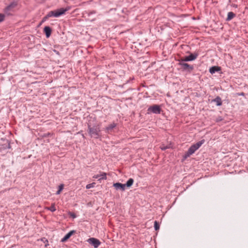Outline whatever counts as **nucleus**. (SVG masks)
Segmentation results:
<instances>
[{"label": "nucleus", "instance_id": "nucleus-23", "mask_svg": "<svg viewBox=\"0 0 248 248\" xmlns=\"http://www.w3.org/2000/svg\"><path fill=\"white\" fill-rule=\"evenodd\" d=\"M95 184V183H92L91 184H88L87 185H86V187L87 189H90L92 187H94Z\"/></svg>", "mask_w": 248, "mask_h": 248}, {"label": "nucleus", "instance_id": "nucleus-15", "mask_svg": "<svg viewBox=\"0 0 248 248\" xmlns=\"http://www.w3.org/2000/svg\"><path fill=\"white\" fill-rule=\"evenodd\" d=\"M134 183V180L132 178H130L126 182V184H125V186L127 187L131 186Z\"/></svg>", "mask_w": 248, "mask_h": 248}, {"label": "nucleus", "instance_id": "nucleus-17", "mask_svg": "<svg viewBox=\"0 0 248 248\" xmlns=\"http://www.w3.org/2000/svg\"><path fill=\"white\" fill-rule=\"evenodd\" d=\"M198 56L197 54H191L190 55L188 56L189 61H193L194 60L197 58Z\"/></svg>", "mask_w": 248, "mask_h": 248}, {"label": "nucleus", "instance_id": "nucleus-30", "mask_svg": "<svg viewBox=\"0 0 248 248\" xmlns=\"http://www.w3.org/2000/svg\"><path fill=\"white\" fill-rule=\"evenodd\" d=\"M99 177H100V175H99V174L94 175L93 176V178H95V179L99 178Z\"/></svg>", "mask_w": 248, "mask_h": 248}, {"label": "nucleus", "instance_id": "nucleus-14", "mask_svg": "<svg viewBox=\"0 0 248 248\" xmlns=\"http://www.w3.org/2000/svg\"><path fill=\"white\" fill-rule=\"evenodd\" d=\"M214 101L216 103L217 106H221L222 105V101L220 97L217 96L214 100Z\"/></svg>", "mask_w": 248, "mask_h": 248}, {"label": "nucleus", "instance_id": "nucleus-3", "mask_svg": "<svg viewBox=\"0 0 248 248\" xmlns=\"http://www.w3.org/2000/svg\"><path fill=\"white\" fill-rule=\"evenodd\" d=\"M161 108L159 106L157 105H154L150 106L148 108V113L153 112L155 114H159L161 112Z\"/></svg>", "mask_w": 248, "mask_h": 248}, {"label": "nucleus", "instance_id": "nucleus-10", "mask_svg": "<svg viewBox=\"0 0 248 248\" xmlns=\"http://www.w3.org/2000/svg\"><path fill=\"white\" fill-rule=\"evenodd\" d=\"M220 70V67L218 66H213L210 68L209 71L211 74L215 73Z\"/></svg>", "mask_w": 248, "mask_h": 248}, {"label": "nucleus", "instance_id": "nucleus-19", "mask_svg": "<svg viewBox=\"0 0 248 248\" xmlns=\"http://www.w3.org/2000/svg\"><path fill=\"white\" fill-rule=\"evenodd\" d=\"M64 187V185L63 184H61L59 186V190L57 191L56 194L59 195L61 193V191L63 190Z\"/></svg>", "mask_w": 248, "mask_h": 248}, {"label": "nucleus", "instance_id": "nucleus-2", "mask_svg": "<svg viewBox=\"0 0 248 248\" xmlns=\"http://www.w3.org/2000/svg\"><path fill=\"white\" fill-rule=\"evenodd\" d=\"M88 129L89 133L92 137L97 138L99 135V132H100L99 128L91 127L90 125H89Z\"/></svg>", "mask_w": 248, "mask_h": 248}, {"label": "nucleus", "instance_id": "nucleus-31", "mask_svg": "<svg viewBox=\"0 0 248 248\" xmlns=\"http://www.w3.org/2000/svg\"><path fill=\"white\" fill-rule=\"evenodd\" d=\"M238 95H241V96H244L245 95V93H238Z\"/></svg>", "mask_w": 248, "mask_h": 248}, {"label": "nucleus", "instance_id": "nucleus-21", "mask_svg": "<svg viewBox=\"0 0 248 248\" xmlns=\"http://www.w3.org/2000/svg\"><path fill=\"white\" fill-rule=\"evenodd\" d=\"M154 227L155 231H158L159 229V224L156 221L154 222Z\"/></svg>", "mask_w": 248, "mask_h": 248}, {"label": "nucleus", "instance_id": "nucleus-27", "mask_svg": "<svg viewBox=\"0 0 248 248\" xmlns=\"http://www.w3.org/2000/svg\"><path fill=\"white\" fill-rule=\"evenodd\" d=\"M160 149H161L162 150H166V149H167L169 148V146H164V145H161V146H160Z\"/></svg>", "mask_w": 248, "mask_h": 248}, {"label": "nucleus", "instance_id": "nucleus-29", "mask_svg": "<svg viewBox=\"0 0 248 248\" xmlns=\"http://www.w3.org/2000/svg\"><path fill=\"white\" fill-rule=\"evenodd\" d=\"M222 120V119L221 117H219L218 118H217L216 121L217 122H219L220 121H221Z\"/></svg>", "mask_w": 248, "mask_h": 248}, {"label": "nucleus", "instance_id": "nucleus-24", "mask_svg": "<svg viewBox=\"0 0 248 248\" xmlns=\"http://www.w3.org/2000/svg\"><path fill=\"white\" fill-rule=\"evenodd\" d=\"M47 17H52V16H54V11H51L49 12L47 14Z\"/></svg>", "mask_w": 248, "mask_h": 248}, {"label": "nucleus", "instance_id": "nucleus-16", "mask_svg": "<svg viewBox=\"0 0 248 248\" xmlns=\"http://www.w3.org/2000/svg\"><path fill=\"white\" fill-rule=\"evenodd\" d=\"M107 178V173L106 172H102V173L100 174V178H99L98 181H101V180H106Z\"/></svg>", "mask_w": 248, "mask_h": 248}, {"label": "nucleus", "instance_id": "nucleus-26", "mask_svg": "<svg viewBox=\"0 0 248 248\" xmlns=\"http://www.w3.org/2000/svg\"><path fill=\"white\" fill-rule=\"evenodd\" d=\"M180 62H187V61H190L188 58V56H186L184 58H181V60H179Z\"/></svg>", "mask_w": 248, "mask_h": 248}, {"label": "nucleus", "instance_id": "nucleus-11", "mask_svg": "<svg viewBox=\"0 0 248 248\" xmlns=\"http://www.w3.org/2000/svg\"><path fill=\"white\" fill-rule=\"evenodd\" d=\"M116 126V124L114 123L111 124H109L108 126H107L106 128V130L108 132H109L110 131H111L112 129H113L114 128H115Z\"/></svg>", "mask_w": 248, "mask_h": 248}, {"label": "nucleus", "instance_id": "nucleus-5", "mask_svg": "<svg viewBox=\"0 0 248 248\" xmlns=\"http://www.w3.org/2000/svg\"><path fill=\"white\" fill-rule=\"evenodd\" d=\"M88 242L95 248H97L101 244L99 240L94 238H90L88 240Z\"/></svg>", "mask_w": 248, "mask_h": 248}, {"label": "nucleus", "instance_id": "nucleus-18", "mask_svg": "<svg viewBox=\"0 0 248 248\" xmlns=\"http://www.w3.org/2000/svg\"><path fill=\"white\" fill-rule=\"evenodd\" d=\"M12 9L10 8H9V6H7L5 8V9H4V13L8 16H9V15H11V14H10V11Z\"/></svg>", "mask_w": 248, "mask_h": 248}, {"label": "nucleus", "instance_id": "nucleus-8", "mask_svg": "<svg viewBox=\"0 0 248 248\" xmlns=\"http://www.w3.org/2000/svg\"><path fill=\"white\" fill-rule=\"evenodd\" d=\"M75 232L74 231H71L70 232H69L67 234H66L63 238H62L61 240V242H64L66 241H67L70 237Z\"/></svg>", "mask_w": 248, "mask_h": 248}, {"label": "nucleus", "instance_id": "nucleus-22", "mask_svg": "<svg viewBox=\"0 0 248 248\" xmlns=\"http://www.w3.org/2000/svg\"><path fill=\"white\" fill-rule=\"evenodd\" d=\"M41 240L45 243V247H47L49 245L48 241L46 238L43 237L41 239Z\"/></svg>", "mask_w": 248, "mask_h": 248}, {"label": "nucleus", "instance_id": "nucleus-32", "mask_svg": "<svg viewBox=\"0 0 248 248\" xmlns=\"http://www.w3.org/2000/svg\"><path fill=\"white\" fill-rule=\"evenodd\" d=\"M71 216L73 218L76 217V216L74 214H71Z\"/></svg>", "mask_w": 248, "mask_h": 248}, {"label": "nucleus", "instance_id": "nucleus-1", "mask_svg": "<svg viewBox=\"0 0 248 248\" xmlns=\"http://www.w3.org/2000/svg\"><path fill=\"white\" fill-rule=\"evenodd\" d=\"M204 142V140H202L201 141L197 142L196 144H194L191 146L186 153L184 155V158L186 159L188 157L190 156L191 155L194 154L195 152L198 150L202 145Z\"/></svg>", "mask_w": 248, "mask_h": 248}, {"label": "nucleus", "instance_id": "nucleus-6", "mask_svg": "<svg viewBox=\"0 0 248 248\" xmlns=\"http://www.w3.org/2000/svg\"><path fill=\"white\" fill-rule=\"evenodd\" d=\"M113 186L115 187V188L116 189H120L124 191L125 189V184H122L120 183H116L113 184Z\"/></svg>", "mask_w": 248, "mask_h": 248}, {"label": "nucleus", "instance_id": "nucleus-12", "mask_svg": "<svg viewBox=\"0 0 248 248\" xmlns=\"http://www.w3.org/2000/svg\"><path fill=\"white\" fill-rule=\"evenodd\" d=\"M46 210H50L51 212H54L56 210L55 208V203H52L50 207H46L45 208Z\"/></svg>", "mask_w": 248, "mask_h": 248}, {"label": "nucleus", "instance_id": "nucleus-28", "mask_svg": "<svg viewBox=\"0 0 248 248\" xmlns=\"http://www.w3.org/2000/svg\"><path fill=\"white\" fill-rule=\"evenodd\" d=\"M48 18H49V17H47V15H46L45 16H44V17H43V20H42V22H43L45 21H46V19H47Z\"/></svg>", "mask_w": 248, "mask_h": 248}, {"label": "nucleus", "instance_id": "nucleus-25", "mask_svg": "<svg viewBox=\"0 0 248 248\" xmlns=\"http://www.w3.org/2000/svg\"><path fill=\"white\" fill-rule=\"evenodd\" d=\"M5 16L4 14H0V22H2L4 21L5 19Z\"/></svg>", "mask_w": 248, "mask_h": 248}, {"label": "nucleus", "instance_id": "nucleus-7", "mask_svg": "<svg viewBox=\"0 0 248 248\" xmlns=\"http://www.w3.org/2000/svg\"><path fill=\"white\" fill-rule=\"evenodd\" d=\"M179 64L181 65L184 69H189L190 71L193 69V66H191L187 63H182L180 62Z\"/></svg>", "mask_w": 248, "mask_h": 248}, {"label": "nucleus", "instance_id": "nucleus-4", "mask_svg": "<svg viewBox=\"0 0 248 248\" xmlns=\"http://www.w3.org/2000/svg\"><path fill=\"white\" fill-rule=\"evenodd\" d=\"M70 9L69 7L66 8H60L59 9H58L57 10L54 11V16L55 17H58L60 16L63 15L65 14V13L68 11Z\"/></svg>", "mask_w": 248, "mask_h": 248}, {"label": "nucleus", "instance_id": "nucleus-13", "mask_svg": "<svg viewBox=\"0 0 248 248\" xmlns=\"http://www.w3.org/2000/svg\"><path fill=\"white\" fill-rule=\"evenodd\" d=\"M234 16H235V14L233 12H230L228 14L227 20H228V21L231 20Z\"/></svg>", "mask_w": 248, "mask_h": 248}, {"label": "nucleus", "instance_id": "nucleus-20", "mask_svg": "<svg viewBox=\"0 0 248 248\" xmlns=\"http://www.w3.org/2000/svg\"><path fill=\"white\" fill-rule=\"evenodd\" d=\"M17 5V3L16 2H13L10 3L8 6L9 8H10L11 9L15 8Z\"/></svg>", "mask_w": 248, "mask_h": 248}, {"label": "nucleus", "instance_id": "nucleus-9", "mask_svg": "<svg viewBox=\"0 0 248 248\" xmlns=\"http://www.w3.org/2000/svg\"><path fill=\"white\" fill-rule=\"evenodd\" d=\"M44 31L46 34V37L47 38L49 37L52 31L51 28L48 26H46L44 29Z\"/></svg>", "mask_w": 248, "mask_h": 248}]
</instances>
